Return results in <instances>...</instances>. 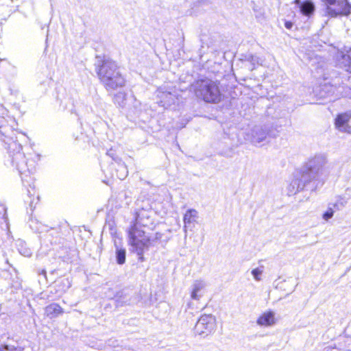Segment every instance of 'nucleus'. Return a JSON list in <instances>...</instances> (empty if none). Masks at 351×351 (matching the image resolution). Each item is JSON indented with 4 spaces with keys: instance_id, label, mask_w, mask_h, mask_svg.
<instances>
[{
    "instance_id": "obj_16",
    "label": "nucleus",
    "mask_w": 351,
    "mask_h": 351,
    "mask_svg": "<svg viewBox=\"0 0 351 351\" xmlns=\"http://www.w3.org/2000/svg\"><path fill=\"white\" fill-rule=\"evenodd\" d=\"M338 61L341 67L351 73V49L347 51L346 53H341V58Z\"/></svg>"
},
{
    "instance_id": "obj_12",
    "label": "nucleus",
    "mask_w": 351,
    "mask_h": 351,
    "mask_svg": "<svg viewBox=\"0 0 351 351\" xmlns=\"http://www.w3.org/2000/svg\"><path fill=\"white\" fill-rule=\"evenodd\" d=\"M294 3L299 6L303 15L311 16L315 12V5L310 0H306L303 2H301L300 0H295Z\"/></svg>"
},
{
    "instance_id": "obj_9",
    "label": "nucleus",
    "mask_w": 351,
    "mask_h": 351,
    "mask_svg": "<svg viewBox=\"0 0 351 351\" xmlns=\"http://www.w3.org/2000/svg\"><path fill=\"white\" fill-rule=\"evenodd\" d=\"M216 327L215 317L211 315H203L196 323L194 331L199 335H208L213 332Z\"/></svg>"
},
{
    "instance_id": "obj_32",
    "label": "nucleus",
    "mask_w": 351,
    "mask_h": 351,
    "mask_svg": "<svg viewBox=\"0 0 351 351\" xmlns=\"http://www.w3.org/2000/svg\"><path fill=\"white\" fill-rule=\"evenodd\" d=\"M8 119H10V121L13 122V120L10 117H8Z\"/></svg>"
},
{
    "instance_id": "obj_19",
    "label": "nucleus",
    "mask_w": 351,
    "mask_h": 351,
    "mask_svg": "<svg viewBox=\"0 0 351 351\" xmlns=\"http://www.w3.org/2000/svg\"><path fill=\"white\" fill-rule=\"evenodd\" d=\"M264 270L265 266L263 265H260L258 267L252 270L251 274L256 281L259 282L262 280L261 276Z\"/></svg>"
},
{
    "instance_id": "obj_11",
    "label": "nucleus",
    "mask_w": 351,
    "mask_h": 351,
    "mask_svg": "<svg viewBox=\"0 0 351 351\" xmlns=\"http://www.w3.org/2000/svg\"><path fill=\"white\" fill-rule=\"evenodd\" d=\"M206 283L202 280H195L191 286V298L194 300H199L204 294Z\"/></svg>"
},
{
    "instance_id": "obj_10",
    "label": "nucleus",
    "mask_w": 351,
    "mask_h": 351,
    "mask_svg": "<svg viewBox=\"0 0 351 351\" xmlns=\"http://www.w3.org/2000/svg\"><path fill=\"white\" fill-rule=\"evenodd\" d=\"M351 110L339 114L335 120V126L341 132L351 134Z\"/></svg>"
},
{
    "instance_id": "obj_17",
    "label": "nucleus",
    "mask_w": 351,
    "mask_h": 351,
    "mask_svg": "<svg viewBox=\"0 0 351 351\" xmlns=\"http://www.w3.org/2000/svg\"><path fill=\"white\" fill-rule=\"evenodd\" d=\"M114 245L116 247L115 254L117 263L119 265H123L125 261V250L119 247L116 241L114 242Z\"/></svg>"
},
{
    "instance_id": "obj_5",
    "label": "nucleus",
    "mask_w": 351,
    "mask_h": 351,
    "mask_svg": "<svg viewBox=\"0 0 351 351\" xmlns=\"http://www.w3.org/2000/svg\"><path fill=\"white\" fill-rule=\"evenodd\" d=\"M192 88L197 97L207 103H218L221 100L222 95L219 90V82L205 79L196 81L192 84Z\"/></svg>"
},
{
    "instance_id": "obj_3",
    "label": "nucleus",
    "mask_w": 351,
    "mask_h": 351,
    "mask_svg": "<svg viewBox=\"0 0 351 351\" xmlns=\"http://www.w3.org/2000/svg\"><path fill=\"white\" fill-rule=\"evenodd\" d=\"M152 219L146 210H141L137 213L136 222L128 230L129 243L131 250L136 253L138 259L144 261L143 254L149 248V235L147 230L152 228Z\"/></svg>"
},
{
    "instance_id": "obj_18",
    "label": "nucleus",
    "mask_w": 351,
    "mask_h": 351,
    "mask_svg": "<svg viewBox=\"0 0 351 351\" xmlns=\"http://www.w3.org/2000/svg\"><path fill=\"white\" fill-rule=\"evenodd\" d=\"M126 93L120 91L114 95L113 101L115 104L120 107H123L125 104Z\"/></svg>"
},
{
    "instance_id": "obj_7",
    "label": "nucleus",
    "mask_w": 351,
    "mask_h": 351,
    "mask_svg": "<svg viewBox=\"0 0 351 351\" xmlns=\"http://www.w3.org/2000/svg\"><path fill=\"white\" fill-rule=\"evenodd\" d=\"M325 3L324 15L335 17L339 15H347L349 5L347 0H321Z\"/></svg>"
},
{
    "instance_id": "obj_20",
    "label": "nucleus",
    "mask_w": 351,
    "mask_h": 351,
    "mask_svg": "<svg viewBox=\"0 0 351 351\" xmlns=\"http://www.w3.org/2000/svg\"><path fill=\"white\" fill-rule=\"evenodd\" d=\"M346 205V202L343 198H338L335 203L330 204L329 206H331L332 208L335 209V211L340 210L344 208Z\"/></svg>"
},
{
    "instance_id": "obj_30",
    "label": "nucleus",
    "mask_w": 351,
    "mask_h": 351,
    "mask_svg": "<svg viewBox=\"0 0 351 351\" xmlns=\"http://www.w3.org/2000/svg\"><path fill=\"white\" fill-rule=\"evenodd\" d=\"M191 305H192V302H189V303L188 304V308H191Z\"/></svg>"
},
{
    "instance_id": "obj_22",
    "label": "nucleus",
    "mask_w": 351,
    "mask_h": 351,
    "mask_svg": "<svg viewBox=\"0 0 351 351\" xmlns=\"http://www.w3.org/2000/svg\"><path fill=\"white\" fill-rule=\"evenodd\" d=\"M119 171L121 174L117 176L120 180H123L128 176V170L126 167L123 164L119 165Z\"/></svg>"
},
{
    "instance_id": "obj_25",
    "label": "nucleus",
    "mask_w": 351,
    "mask_h": 351,
    "mask_svg": "<svg viewBox=\"0 0 351 351\" xmlns=\"http://www.w3.org/2000/svg\"><path fill=\"white\" fill-rule=\"evenodd\" d=\"M162 234L161 233H159V232H156L155 234V236H154V238H152L149 236L150 241H149V245L151 244L152 242H154V241H157L158 240H160L162 239Z\"/></svg>"
},
{
    "instance_id": "obj_4",
    "label": "nucleus",
    "mask_w": 351,
    "mask_h": 351,
    "mask_svg": "<svg viewBox=\"0 0 351 351\" xmlns=\"http://www.w3.org/2000/svg\"><path fill=\"white\" fill-rule=\"evenodd\" d=\"M96 66L98 77L108 91L114 90L125 86V80L114 61L109 58L98 60Z\"/></svg>"
},
{
    "instance_id": "obj_26",
    "label": "nucleus",
    "mask_w": 351,
    "mask_h": 351,
    "mask_svg": "<svg viewBox=\"0 0 351 351\" xmlns=\"http://www.w3.org/2000/svg\"><path fill=\"white\" fill-rule=\"evenodd\" d=\"M322 351H341V350L335 346H329L325 347Z\"/></svg>"
},
{
    "instance_id": "obj_14",
    "label": "nucleus",
    "mask_w": 351,
    "mask_h": 351,
    "mask_svg": "<svg viewBox=\"0 0 351 351\" xmlns=\"http://www.w3.org/2000/svg\"><path fill=\"white\" fill-rule=\"evenodd\" d=\"M45 315L50 318H55L64 313L62 308L58 304L53 303L45 308Z\"/></svg>"
},
{
    "instance_id": "obj_21",
    "label": "nucleus",
    "mask_w": 351,
    "mask_h": 351,
    "mask_svg": "<svg viewBox=\"0 0 351 351\" xmlns=\"http://www.w3.org/2000/svg\"><path fill=\"white\" fill-rule=\"evenodd\" d=\"M335 212V209L331 206H328L327 210L323 214V219L328 221L332 217Z\"/></svg>"
},
{
    "instance_id": "obj_24",
    "label": "nucleus",
    "mask_w": 351,
    "mask_h": 351,
    "mask_svg": "<svg viewBox=\"0 0 351 351\" xmlns=\"http://www.w3.org/2000/svg\"><path fill=\"white\" fill-rule=\"evenodd\" d=\"M19 252L22 255H23L24 256H26V257H29L32 255V252H31L30 249L23 248V247H21V248L19 249Z\"/></svg>"
},
{
    "instance_id": "obj_27",
    "label": "nucleus",
    "mask_w": 351,
    "mask_h": 351,
    "mask_svg": "<svg viewBox=\"0 0 351 351\" xmlns=\"http://www.w3.org/2000/svg\"><path fill=\"white\" fill-rule=\"evenodd\" d=\"M0 351H17L13 347H9L8 346H4L0 348Z\"/></svg>"
},
{
    "instance_id": "obj_23",
    "label": "nucleus",
    "mask_w": 351,
    "mask_h": 351,
    "mask_svg": "<svg viewBox=\"0 0 351 351\" xmlns=\"http://www.w3.org/2000/svg\"><path fill=\"white\" fill-rule=\"evenodd\" d=\"M245 60L247 62H251L253 65L259 64V58L252 54H247L245 56Z\"/></svg>"
},
{
    "instance_id": "obj_8",
    "label": "nucleus",
    "mask_w": 351,
    "mask_h": 351,
    "mask_svg": "<svg viewBox=\"0 0 351 351\" xmlns=\"http://www.w3.org/2000/svg\"><path fill=\"white\" fill-rule=\"evenodd\" d=\"M270 136L269 128L267 126L256 125L246 133V140L250 141L254 145H258L261 143H266Z\"/></svg>"
},
{
    "instance_id": "obj_1",
    "label": "nucleus",
    "mask_w": 351,
    "mask_h": 351,
    "mask_svg": "<svg viewBox=\"0 0 351 351\" xmlns=\"http://www.w3.org/2000/svg\"><path fill=\"white\" fill-rule=\"evenodd\" d=\"M6 114V110L0 106L1 141L3 143L4 148L8 151L11 165L14 167L21 174L23 185L29 187L27 191L29 197L31 198L36 195L34 178L30 176L36 170L35 162L25 159V156L22 152L21 143L25 141L27 136L25 134L12 129V126L8 124V119L4 116Z\"/></svg>"
},
{
    "instance_id": "obj_29",
    "label": "nucleus",
    "mask_w": 351,
    "mask_h": 351,
    "mask_svg": "<svg viewBox=\"0 0 351 351\" xmlns=\"http://www.w3.org/2000/svg\"><path fill=\"white\" fill-rule=\"evenodd\" d=\"M34 203V198L29 200V206H32Z\"/></svg>"
},
{
    "instance_id": "obj_13",
    "label": "nucleus",
    "mask_w": 351,
    "mask_h": 351,
    "mask_svg": "<svg viewBox=\"0 0 351 351\" xmlns=\"http://www.w3.org/2000/svg\"><path fill=\"white\" fill-rule=\"evenodd\" d=\"M275 322V314L272 311L264 313L257 320V324L263 326H270L274 325Z\"/></svg>"
},
{
    "instance_id": "obj_31",
    "label": "nucleus",
    "mask_w": 351,
    "mask_h": 351,
    "mask_svg": "<svg viewBox=\"0 0 351 351\" xmlns=\"http://www.w3.org/2000/svg\"><path fill=\"white\" fill-rule=\"evenodd\" d=\"M38 199H39V196H38V195H36V199L38 200Z\"/></svg>"
},
{
    "instance_id": "obj_6",
    "label": "nucleus",
    "mask_w": 351,
    "mask_h": 351,
    "mask_svg": "<svg viewBox=\"0 0 351 351\" xmlns=\"http://www.w3.org/2000/svg\"><path fill=\"white\" fill-rule=\"evenodd\" d=\"M157 102L167 108L180 101V90L173 86H163L156 90Z\"/></svg>"
},
{
    "instance_id": "obj_33",
    "label": "nucleus",
    "mask_w": 351,
    "mask_h": 351,
    "mask_svg": "<svg viewBox=\"0 0 351 351\" xmlns=\"http://www.w3.org/2000/svg\"><path fill=\"white\" fill-rule=\"evenodd\" d=\"M328 87L326 86H324L323 88H327Z\"/></svg>"
},
{
    "instance_id": "obj_28",
    "label": "nucleus",
    "mask_w": 351,
    "mask_h": 351,
    "mask_svg": "<svg viewBox=\"0 0 351 351\" xmlns=\"http://www.w3.org/2000/svg\"><path fill=\"white\" fill-rule=\"evenodd\" d=\"M285 26L287 29H290L293 27V23L290 21H286L285 23Z\"/></svg>"
},
{
    "instance_id": "obj_2",
    "label": "nucleus",
    "mask_w": 351,
    "mask_h": 351,
    "mask_svg": "<svg viewBox=\"0 0 351 351\" xmlns=\"http://www.w3.org/2000/svg\"><path fill=\"white\" fill-rule=\"evenodd\" d=\"M326 163L324 154H317L309 159L301 173L295 176L287 186L288 195H295L304 189L313 191L322 186L326 177Z\"/></svg>"
},
{
    "instance_id": "obj_15",
    "label": "nucleus",
    "mask_w": 351,
    "mask_h": 351,
    "mask_svg": "<svg viewBox=\"0 0 351 351\" xmlns=\"http://www.w3.org/2000/svg\"><path fill=\"white\" fill-rule=\"evenodd\" d=\"M197 218V212L195 209H189L184 214L183 219L184 223V231L186 235L187 228L189 227V225L195 222Z\"/></svg>"
}]
</instances>
